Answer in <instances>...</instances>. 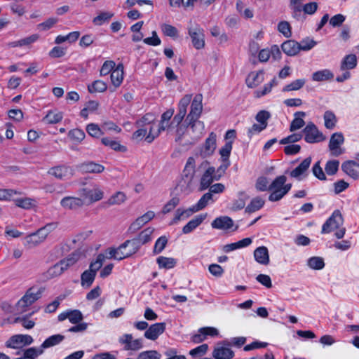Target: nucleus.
Listing matches in <instances>:
<instances>
[{
	"label": "nucleus",
	"mask_w": 359,
	"mask_h": 359,
	"mask_svg": "<svg viewBox=\"0 0 359 359\" xmlns=\"http://www.w3.org/2000/svg\"><path fill=\"white\" fill-rule=\"evenodd\" d=\"M191 100L192 95L187 94L180 100L178 103V112L172 121V124L177 126L175 142L179 144L182 143V138L187 131V127L182 125L181 123L187 114V107L191 103Z\"/></svg>",
	"instance_id": "f257e3e1"
},
{
	"label": "nucleus",
	"mask_w": 359,
	"mask_h": 359,
	"mask_svg": "<svg viewBox=\"0 0 359 359\" xmlns=\"http://www.w3.org/2000/svg\"><path fill=\"white\" fill-rule=\"evenodd\" d=\"M344 218L339 210H335L322 226V233H329L337 231L334 233L338 239L342 238L346 233V229L342 227Z\"/></svg>",
	"instance_id": "f03ea898"
},
{
	"label": "nucleus",
	"mask_w": 359,
	"mask_h": 359,
	"mask_svg": "<svg viewBox=\"0 0 359 359\" xmlns=\"http://www.w3.org/2000/svg\"><path fill=\"white\" fill-rule=\"evenodd\" d=\"M79 194L84 204L90 205L104 198V191L100 186L95 182L86 184L80 189Z\"/></svg>",
	"instance_id": "7ed1b4c3"
},
{
	"label": "nucleus",
	"mask_w": 359,
	"mask_h": 359,
	"mask_svg": "<svg viewBox=\"0 0 359 359\" xmlns=\"http://www.w3.org/2000/svg\"><path fill=\"white\" fill-rule=\"evenodd\" d=\"M82 254L79 251H74L65 259L60 260L48 270V273L51 277L60 276L65 271L73 266L81 257Z\"/></svg>",
	"instance_id": "20e7f679"
},
{
	"label": "nucleus",
	"mask_w": 359,
	"mask_h": 359,
	"mask_svg": "<svg viewBox=\"0 0 359 359\" xmlns=\"http://www.w3.org/2000/svg\"><path fill=\"white\" fill-rule=\"evenodd\" d=\"M287 178L285 175L277 177L269 187L271 194L269 196L270 201H278L280 200L292 187L291 184H285Z\"/></svg>",
	"instance_id": "39448f33"
},
{
	"label": "nucleus",
	"mask_w": 359,
	"mask_h": 359,
	"mask_svg": "<svg viewBox=\"0 0 359 359\" xmlns=\"http://www.w3.org/2000/svg\"><path fill=\"white\" fill-rule=\"evenodd\" d=\"M195 158L192 156L189 157L183 171L184 177L177 186L181 191L188 194L191 191L193 180L195 175Z\"/></svg>",
	"instance_id": "423d86ee"
},
{
	"label": "nucleus",
	"mask_w": 359,
	"mask_h": 359,
	"mask_svg": "<svg viewBox=\"0 0 359 359\" xmlns=\"http://www.w3.org/2000/svg\"><path fill=\"white\" fill-rule=\"evenodd\" d=\"M173 114L174 109H169L161 115L158 128L156 130L154 129V132H151V133L147 137L148 143H151L157 137H158L162 131L165 130H170L174 126V124H172V122L170 123V118L173 116Z\"/></svg>",
	"instance_id": "0eeeda50"
},
{
	"label": "nucleus",
	"mask_w": 359,
	"mask_h": 359,
	"mask_svg": "<svg viewBox=\"0 0 359 359\" xmlns=\"http://www.w3.org/2000/svg\"><path fill=\"white\" fill-rule=\"evenodd\" d=\"M188 34L191 39L194 47L200 50L205 47L204 30L198 24L190 23L188 27Z\"/></svg>",
	"instance_id": "6e6552de"
},
{
	"label": "nucleus",
	"mask_w": 359,
	"mask_h": 359,
	"mask_svg": "<svg viewBox=\"0 0 359 359\" xmlns=\"http://www.w3.org/2000/svg\"><path fill=\"white\" fill-rule=\"evenodd\" d=\"M40 292L34 288L27 290L22 297L16 304V310L20 313L27 311V309L40 298Z\"/></svg>",
	"instance_id": "1a4fd4ad"
},
{
	"label": "nucleus",
	"mask_w": 359,
	"mask_h": 359,
	"mask_svg": "<svg viewBox=\"0 0 359 359\" xmlns=\"http://www.w3.org/2000/svg\"><path fill=\"white\" fill-rule=\"evenodd\" d=\"M303 132L305 135L304 140L308 143H317L325 140V136L311 122L306 125Z\"/></svg>",
	"instance_id": "9d476101"
},
{
	"label": "nucleus",
	"mask_w": 359,
	"mask_h": 359,
	"mask_svg": "<svg viewBox=\"0 0 359 359\" xmlns=\"http://www.w3.org/2000/svg\"><path fill=\"white\" fill-rule=\"evenodd\" d=\"M34 339L28 334H15L12 336L6 342V346L11 348H20L25 346L32 344Z\"/></svg>",
	"instance_id": "9b49d317"
},
{
	"label": "nucleus",
	"mask_w": 359,
	"mask_h": 359,
	"mask_svg": "<svg viewBox=\"0 0 359 359\" xmlns=\"http://www.w3.org/2000/svg\"><path fill=\"white\" fill-rule=\"evenodd\" d=\"M344 142V137L341 133H334L331 135L329 142V149L331 155L333 156H339L344 153V149L341 146Z\"/></svg>",
	"instance_id": "f8f14e48"
},
{
	"label": "nucleus",
	"mask_w": 359,
	"mask_h": 359,
	"mask_svg": "<svg viewBox=\"0 0 359 359\" xmlns=\"http://www.w3.org/2000/svg\"><path fill=\"white\" fill-rule=\"evenodd\" d=\"M203 96L197 94L194 97L190 107V111L187 116L186 120L194 121L198 119L203 111Z\"/></svg>",
	"instance_id": "ddd939ff"
},
{
	"label": "nucleus",
	"mask_w": 359,
	"mask_h": 359,
	"mask_svg": "<svg viewBox=\"0 0 359 359\" xmlns=\"http://www.w3.org/2000/svg\"><path fill=\"white\" fill-rule=\"evenodd\" d=\"M48 173L57 179L63 180L73 176L74 170L69 166L62 165L50 168Z\"/></svg>",
	"instance_id": "4468645a"
},
{
	"label": "nucleus",
	"mask_w": 359,
	"mask_h": 359,
	"mask_svg": "<svg viewBox=\"0 0 359 359\" xmlns=\"http://www.w3.org/2000/svg\"><path fill=\"white\" fill-rule=\"evenodd\" d=\"M216 139L217 135L215 133L212 132L209 134L208 137L205 140L204 144L200 149V155L203 158H206L211 156L216 149Z\"/></svg>",
	"instance_id": "2eb2a0df"
},
{
	"label": "nucleus",
	"mask_w": 359,
	"mask_h": 359,
	"mask_svg": "<svg viewBox=\"0 0 359 359\" xmlns=\"http://www.w3.org/2000/svg\"><path fill=\"white\" fill-rule=\"evenodd\" d=\"M83 318L82 313L77 309L74 310H67L61 313H60L57 316V319L59 321H63L66 319H68L69 322L72 324H77L80 323Z\"/></svg>",
	"instance_id": "dca6fc26"
},
{
	"label": "nucleus",
	"mask_w": 359,
	"mask_h": 359,
	"mask_svg": "<svg viewBox=\"0 0 359 359\" xmlns=\"http://www.w3.org/2000/svg\"><path fill=\"white\" fill-rule=\"evenodd\" d=\"M165 329V324L164 323H155L148 327L144 336L148 339L154 341L164 332Z\"/></svg>",
	"instance_id": "f3484780"
},
{
	"label": "nucleus",
	"mask_w": 359,
	"mask_h": 359,
	"mask_svg": "<svg viewBox=\"0 0 359 359\" xmlns=\"http://www.w3.org/2000/svg\"><path fill=\"white\" fill-rule=\"evenodd\" d=\"M219 334L217 329L213 327H205L200 328L198 333L193 335L192 341L195 343H200L204 341L207 336L216 337Z\"/></svg>",
	"instance_id": "a211bd4d"
},
{
	"label": "nucleus",
	"mask_w": 359,
	"mask_h": 359,
	"mask_svg": "<svg viewBox=\"0 0 359 359\" xmlns=\"http://www.w3.org/2000/svg\"><path fill=\"white\" fill-rule=\"evenodd\" d=\"M60 205L65 209L76 210L81 208L84 203L81 197L67 196L60 201Z\"/></svg>",
	"instance_id": "6ab92c4d"
},
{
	"label": "nucleus",
	"mask_w": 359,
	"mask_h": 359,
	"mask_svg": "<svg viewBox=\"0 0 359 359\" xmlns=\"http://www.w3.org/2000/svg\"><path fill=\"white\" fill-rule=\"evenodd\" d=\"M264 80V72L262 70L250 72L245 80L248 88H254L262 83Z\"/></svg>",
	"instance_id": "aec40b11"
},
{
	"label": "nucleus",
	"mask_w": 359,
	"mask_h": 359,
	"mask_svg": "<svg viewBox=\"0 0 359 359\" xmlns=\"http://www.w3.org/2000/svg\"><path fill=\"white\" fill-rule=\"evenodd\" d=\"M211 226L216 229L229 230L233 226V221L229 217L221 216L212 222Z\"/></svg>",
	"instance_id": "412c9836"
},
{
	"label": "nucleus",
	"mask_w": 359,
	"mask_h": 359,
	"mask_svg": "<svg viewBox=\"0 0 359 359\" xmlns=\"http://www.w3.org/2000/svg\"><path fill=\"white\" fill-rule=\"evenodd\" d=\"M79 169L83 172L87 173H101L104 171V167L99 163L93 161L82 163L78 165Z\"/></svg>",
	"instance_id": "4be33fe9"
},
{
	"label": "nucleus",
	"mask_w": 359,
	"mask_h": 359,
	"mask_svg": "<svg viewBox=\"0 0 359 359\" xmlns=\"http://www.w3.org/2000/svg\"><path fill=\"white\" fill-rule=\"evenodd\" d=\"M212 355L215 359H232L234 352L229 348L218 345L214 348Z\"/></svg>",
	"instance_id": "5701e85b"
},
{
	"label": "nucleus",
	"mask_w": 359,
	"mask_h": 359,
	"mask_svg": "<svg viewBox=\"0 0 359 359\" xmlns=\"http://www.w3.org/2000/svg\"><path fill=\"white\" fill-rule=\"evenodd\" d=\"M342 170L351 177L357 179L359 177V163L354 161H348L341 165Z\"/></svg>",
	"instance_id": "b1692460"
},
{
	"label": "nucleus",
	"mask_w": 359,
	"mask_h": 359,
	"mask_svg": "<svg viewBox=\"0 0 359 359\" xmlns=\"http://www.w3.org/2000/svg\"><path fill=\"white\" fill-rule=\"evenodd\" d=\"M186 121L191 128L193 134L192 139L194 140L199 139L204 131L205 126L203 122L198 121V119L194 121L186 120Z\"/></svg>",
	"instance_id": "393cba45"
},
{
	"label": "nucleus",
	"mask_w": 359,
	"mask_h": 359,
	"mask_svg": "<svg viewBox=\"0 0 359 359\" xmlns=\"http://www.w3.org/2000/svg\"><path fill=\"white\" fill-rule=\"evenodd\" d=\"M255 259L260 264L268 265L270 262L269 250L266 247H258L254 251Z\"/></svg>",
	"instance_id": "a878e982"
},
{
	"label": "nucleus",
	"mask_w": 359,
	"mask_h": 359,
	"mask_svg": "<svg viewBox=\"0 0 359 359\" xmlns=\"http://www.w3.org/2000/svg\"><path fill=\"white\" fill-rule=\"evenodd\" d=\"M196 212H198V210L196 209L195 205L184 210L178 208L175 212V217L170 222V224L172 225L177 223L180 220H184Z\"/></svg>",
	"instance_id": "bb28decb"
},
{
	"label": "nucleus",
	"mask_w": 359,
	"mask_h": 359,
	"mask_svg": "<svg viewBox=\"0 0 359 359\" xmlns=\"http://www.w3.org/2000/svg\"><path fill=\"white\" fill-rule=\"evenodd\" d=\"M207 214H201L191 219L183 228L182 233L188 234L196 229L206 218Z\"/></svg>",
	"instance_id": "cd10ccee"
},
{
	"label": "nucleus",
	"mask_w": 359,
	"mask_h": 359,
	"mask_svg": "<svg viewBox=\"0 0 359 359\" xmlns=\"http://www.w3.org/2000/svg\"><path fill=\"white\" fill-rule=\"evenodd\" d=\"M215 172V169L214 167H209L203 174L200 182L201 191L205 190L210 186L215 179L213 176Z\"/></svg>",
	"instance_id": "c85d7f7f"
},
{
	"label": "nucleus",
	"mask_w": 359,
	"mask_h": 359,
	"mask_svg": "<svg viewBox=\"0 0 359 359\" xmlns=\"http://www.w3.org/2000/svg\"><path fill=\"white\" fill-rule=\"evenodd\" d=\"M123 65L118 64L111 73V81L115 88L119 87L123 80Z\"/></svg>",
	"instance_id": "c756f323"
},
{
	"label": "nucleus",
	"mask_w": 359,
	"mask_h": 359,
	"mask_svg": "<svg viewBox=\"0 0 359 359\" xmlns=\"http://www.w3.org/2000/svg\"><path fill=\"white\" fill-rule=\"evenodd\" d=\"M311 163L310 157L305 158L295 169L290 172L292 177L300 180L301 177L307 171Z\"/></svg>",
	"instance_id": "7c9ffc66"
},
{
	"label": "nucleus",
	"mask_w": 359,
	"mask_h": 359,
	"mask_svg": "<svg viewBox=\"0 0 359 359\" xmlns=\"http://www.w3.org/2000/svg\"><path fill=\"white\" fill-rule=\"evenodd\" d=\"M281 48L283 51L289 56H294L300 51L299 43L293 40L285 41Z\"/></svg>",
	"instance_id": "2f4dec72"
},
{
	"label": "nucleus",
	"mask_w": 359,
	"mask_h": 359,
	"mask_svg": "<svg viewBox=\"0 0 359 359\" xmlns=\"http://www.w3.org/2000/svg\"><path fill=\"white\" fill-rule=\"evenodd\" d=\"M357 57L355 55H347L341 62L340 69L341 71L353 69L357 66Z\"/></svg>",
	"instance_id": "473e14b6"
},
{
	"label": "nucleus",
	"mask_w": 359,
	"mask_h": 359,
	"mask_svg": "<svg viewBox=\"0 0 359 359\" xmlns=\"http://www.w3.org/2000/svg\"><path fill=\"white\" fill-rule=\"evenodd\" d=\"M123 248V246H119L117 248H111L106 250L104 257L106 259H114L116 260H122L127 257V255L128 253H122L121 249Z\"/></svg>",
	"instance_id": "72a5a7b5"
},
{
	"label": "nucleus",
	"mask_w": 359,
	"mask_h": 359,
	"mask_svg": "<svg viewBox=\"0 0 359 359\" xmlns=\"http://www.w3.org/2000/svg\"><path fill=\"white\" fill-rule=\"evenodd\" d=\"M334 74L327 69L319 70L312 74L311 78L314 81H325L332 79Z\"/></svg>",
	"instance_id": "f704fd0d"
},
{
	"label": "nucleus",
	"mask_w": 359,
	"mask_h": 359,
	"mask_svg": "<svg viewBox=\"0 0 359 359\" xmlns=\"http://www.w3.org/2000/svg\"><path fill=\"white\" fill-rule=\"evenodd\" d=\"M65 339V336L62 334H54L48 337L41 345V348L44 349L53 347L61 343Z\"/></svg>",
	"instance_id": "c9c22d12"
},
{
	"label": "nucleus",
	"mask_w": 359,
	"mask_h": 359,
	"mask_svg": "<svg viewBox=\"0 0 359 359\" xmlns=\"http://www.w3.org/2000/svg\"><path fill=\"white\" fill-rule=\"evenodd\" d=\"M138 243L133 240H127L120 246H123L121 249L122 253H128L127 257H130L138 251Z\"/></svg>",
	"instance_id": "e433bc0d"
},
{
	"label": "nucleus",
	"mask_w": 359,
	"mask_h": 359,
	"mask_svg": "<svg viewBox=\"0 0 359 359\" xmlns=\"http://www.w3.org/2000/svg\"><path fill=\"white\" fill-rule=\"evenodd\" d=\"M154 231V229L148 227L143 230L138 236L137 238L133 239L137 241L138 244V249H140L142 245H144L151 240V235Z\"/></svg>",
	"instance_id": "4c0bfd02"
},
{
	"label": "nucleus",
	"mask_w": 359,
	"mask_h": 359,
	"mask_svg": "<svg viewBox=\"0 0 359 359\" xmlns=\"http://www.w3.org/2000/svg\"><path fill=\"white\" fill-rule=\"evenodd\" d=\"M101 142L104 146L109 147L116 151L125 152L127 150L126 147L121 144L119 142L111 140L107 137H102L101 139Z\"/></svg>",
	"instance_id": "58836bf2"
},
{
	"label": "nucleus",
	"mask_w": 359,
	"mask_h": 359,
	"mask_svg": "<svg viewBox=\"0 0 359 359\" xmlns=\"http://www.w3.org/2000/svg\"><path fill=\"white\" fill-rule=\"evenodd\" d=\"M25 245L28 248H32L43 243L44 240L41 238V236L36 231V232L27 236L25 238Z\"/></svg>",
	"instance_id": "ea45409f"
},
{
	"label": "nucleus",
	"mask_w": 359,
	"mask_h": 359,
	"mask_svg": "<svg viewBox=\"0 0 359 359\" xmlns=\"http://www.w3.org/2000/svg\"><path fill=\"white\" fill-rule=\"evenodd\" d=\"M294 118L292 120L290 130V131H295L302 128L305 122L303 118L306 116V113L304 111H297L294 114Z\"/></svg>",
	"instance_id": "a19ab883"
},
{
	"label": "nucleus",
	"mask_w": 359,
	"mask_h": 359,
	"mask_svg": "<svg viewBox=\"0 0 359 359\" xmlns=\"http://www.w3.org/2000/svg\"><path fill=\"white\" fill-rule=\"evenodd\" d=\"M155 117L151 114H147L140 120L137 122L139 127H144L150 129V132H154ZM151 133H149L150 134Z\"/></svg>",
	"instance_id": "79ce46f5"
},
{
	"label": "nucleus",
	"mask_w": 359,
	"mask_h": 359,
	"mask_svg": "<svg viewBox=\"0 0 359 359\" xmlns=\"http://www.w3.org/2000/svg\"><path fill=\"white\" fill-rule=\"evenodd\" d=\"M63 118L62 113L57 110L49 111L43 121L48 124H55L60 122Z\"/></svg>",
	"instance_id": "37998d69"
},
{
	"label": "nucleus",
	"mask_w": 359,
	"mask_h": 359,
	"mask_svg": "<svg viewBox=\"0 0 359 359\" xmlns=\"http://www.w3.org/2000/svg\"><path fill=\"white\" fill-rule=\"evenodd\" d=\"M265 203L264 200L259 196L252 198L250 203L245 208V212L252 213L261 209Z\"/></svg>",
	"instance_id": "c03bdc74"
},
{
	"label": "nucleus",
	"mask_w": 359,
	"mask_h": 359,
	"mask_svg": "<svg viewBox=\"0 0 359 359\" xmlns=\"http://www.w3.org/2000/svg\"><path fill=\"white\" fill-rule=\"evenodd\" d=\"M325 127L327 129H333L337 124V118L334 113L332 111L327 110L323 115Z\"/></svg>",
	"instance_id": "a18cd8bd"
},
{
	"label": "nucleus",
	"mask_w": 359,
	"mask_h": 359,
	"mask_svg": "<svg viewBox=\"0 0 359 359\" xmlns=\"http://www.w3.org/2000/svg\"><path fill=\"white\" fill-rule=\"evenodd\" d=\"M13 200L15 205L23 209H30L35 206V201L30 198H17Z\"/></svg>",
	"instance_id": "49530a36"
},
{
	"label": "nucleus",
	"mask_w": 359,
	"mask_h": 359,
	"mask_svg": "<svg viewBox=\"0 0 359 359\" xmlns=\"http://www.w3.org/2000/svg\"><path fill=\"white\" fill-rule=\"evenodd\" d=\"M156 262L159 268L163 269H172L176 265V260L174 258L163 256L158 257Z\"/></svg>",
	"instance_id": "de8ad7c7"
},
{
	"label": "nucleus",
	"mask_w": 359,
	"mask_h": 359,
	"mask_svg": "<svg viewBox=\"0 0 359 359\" xmlns=\"http://www.w3.org/2000/svg\"><path fill=\"white\" fill-rule=\"evenodd\" d=\"M306 80L304 79H296L285 86L282 90L283 92L299 90L304 86Z\"/></svg>",
	"instance_id": "09e8293b"
},
{
	"label": "nucleus",
	"mask_w": 359,
	"mask_h": 359,
	"mask_svg": "<svg viewBox=\"0 0 359 359\" xmlns=\"http://www.w3.org/2000/svg\"><path fill=\"white\" fill-rule=\"evenodd\" d=\"M107 88L106 83L101 80L95 81L91 85L88 86V91L90 93L104 92Z\"/></svg>",
	"instance_id": "8fccbe9b"
},
{
	"label": "nucleus",
	"mask_w": 359,
	"mask_h": 359,
	"mask_svg": "<svg viewBox=\"0 0 359 359\" xmlns=\"http://www.w3.org/2000/svg\"><path fill=\"white\" fill-rule=\"evenodd\" d=\"M86 131L89 135L95 138H99L104 134L102 127L100 128L95 123L88 124L86 126Z\"/></svg>",
	"instance_id": "3c124183"
},
{
	"label": "nucleus",
	"mask_w": 359,
	"mask_h": 359,
	"mask_svg": "<svg viewBox=\"0 0 359 359\" xmlns=\"http://www.w3.org/2000/svg\"><path fill=\"white\" fill-rule=\"evenodd\" d=\"M43 353V348H41V347H32L25 351L22 357L25 359H36L39 355Z\"/></svg>",
	"instance_id": "603ef678"
},
{
	"label": "nucleus",
	"mask_w": 359,
	"mask_h": 359,
	"mask_svg": "<svg viewBox=\"0 0 359 359\" xmlns=\"http://www.w3.org/2000/svg\"><path fill=\"white\" fill-rule=\"evenodd\" d=\"M248 196L245 192L239 193V198L234 201L232 203L231 209L234 211L240 210L243 209L245 205V201L248 199Z\"/></svg>",
	"instance_id": "864d4df0"
},
{
	"label": "nucleus",
	"mask_w": 359,
	"mask_h": 359,
	"mask_svg": "<svg viewBox=\"0 0 359 359\" xmlns=\"http://www.w3.org/2000/svg\"><path fill=\"white\" fill-rule=\"evenodd\" d=\"M34 313V311L31 313H29L27 315H25L22 317H19L15 318V323H21L23 327L25 329L29 330L34 327L35 322L32 320L29 319V317Z\"/></svg>",
	"instance_id": "5fc2aeb1"
},
{
	"label": "nucleus",
	"mask_w": 359,
	"mask_h": 359,
	"mask_svg": "<svg viewBox=\"0 0 359 359\" xmlns=\"http://www.w3.org/2000/svg\"><path fill=\"white\" fill-rule=\"evenodd\" d=\"M126 200V196L124 193L118 191L112 195L107 201L109 205H121Z\"/></svg>",
	"instance_id": "6e6d98bb"
},
{
	"label": "nucleus",
	"mask_w": 359,
	"mask_h": 359,
	"mask_svg": "<svg viewBox=\"0 0 359 359\" xmlns=\"http://www.w3.org/2000/svg\"><path fill=\"white\" fill-rule=\"evenodd\" d=\"M96 274L90 270L85 271L81 277V285L90 287L94 281Z\"/></svg>",
	"instance_id": "4d7b16f0"
},
{
	"label": "nucleus",
	"mask_w": 359,
	"mask_h": 359,
	"mask_svg": "<svg viewBox=\"0 0 359 359\" xmlns=\"http://www.w3.org/2000/svg\"><path fill=\"white\" fill-rule=\"evenodd\" d=\"M56 227L57 224L55 223H49L38 229L37 231L41 236V238L45 241L48 236L53 231Z\"/></svg>",
	"instance_id": "13d9d810"
},
{
	"label": "nucleus",
	"mask_w": 359,
	"mask_h": 359,
	"mask_svg": "<svg viewBox=\"0 0 359 359\" xmlns=\"http://www.w3.org/2000/svg\"><path fill=\"white\" fill-rule=\"evenodd\" d=\"M308 266L315 270H320L325 266L323 259L319 257H313L308 260Z\"/></svg>",
	"instance_id": "bf43d9fd"
},
{
	"label": "nucleus",
	"mask_w": 359,
	"mask_h": 359,
	"mask_svg": "<svg viewBox=\"0 0 359 359\" xmlns=\"http://www.w3.org/2000/svg\"><path fill=\"white\" fill-rule=\"evenodd\" d=\"M104 261V255L103 254H99L95 261L90 263L88 270L96 274L97 271L101 269Z\"/></svg>",
	"instance_id": "052dcab7"
},
{
	"label": "nucleus",
	"mask_w": 359,
	"mask_h": 359,
	"mask_svg": "<svg viewBox=\"0 0 359 359\" xmlns=\"http://www.w3.org/2000/svg\"><path fill=\"white\" fill-rule=\"evenodd\" d=\"M167 243L168 238L166 236H163L158 238L155 243L153 253L155 255L161 253L166 247Z\"/></svg>",
	"instance_id": "680f3d73"
},
{
	"label": "nucleus",
	"mask_w": 359,
	"mask_h": 359,
	"mask_svg": "<svg viewBox=\"0 0 359 359\" xmlns=\"http://www.w3.org/2000/svg\"><path fill=\"white\" fill-rule=\"evenodd\" d=\"M161 354L155 350L144 351L140 353L137 359H161Z\"/></svg>",
	"instance_id": "e2e57ef3"
},
{
	"label": "nucleus",
	"mask_w": 359,
	"mask_h": 359,
	"mask_svg": "<svg viewBox=\"0 0 359 359\" xmlns=\"http://www.w3.org/2000/svg\"><path fill=\"white\" fill-rule=\"evenodd\" d=\"M113 16L114 13L111 12H102L93 18V22L96 25H101L109 21Z\"/></svg>",
	"instance_id": "0e129e2a"
},
{
	"label": "nucleus",
	"mask_w": 359,
	"mask_h": 359,
	"mask_svg": "<svg viewBox=\"0 0 359 359\" xmlns=\"http://www.w3.org/2000/svg\"><path fill=\"white\" fill-rule=\"evenodd\" d=\"M68 136L72 140L76 142H81L84 140L86 135L83 130L75 128L69 131Z\"/></svg>",
	"instance_id": "69168bd1"
},
{
	"label": "nucleus",
	"mask_w": 359,
	"mask_h": 359,
	"mask_svg": "<svg viewBox=\"0 0 359 359\" xmlns=\"http://www.w3.org/2000/svg\"><path fill=\"white\" fill-rule=\"evenodd\" d=\"M212 201V195L210 193H206L200 198L198 203L194 205L196 207V209L198 210V211H199L205 208L208 205V204Z\"/></svg>",
	"instance_id": "338daca9"
},
{
	"label": "nucleus",
	"mask_w": 359,
	"mask_h": 359,
	"mask_svg": "<svg viewBox=\"0 0 359 359\" xmlns=\"http://www.w3.org/2000/svg\"><path fill=\"white\" fill-rule=\"evenodd\" d=\"M339 161L337 160H331L327 161L325 166V172L328 175H334L339 169Z\"/></svg>",
	"instance_id": "774afa93"
}]
</instances>
